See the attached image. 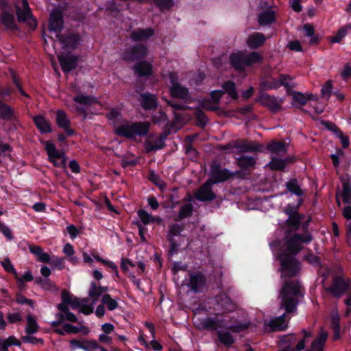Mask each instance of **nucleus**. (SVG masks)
Listing matches in <instances>:
<instances>
[{
	"instance_id": "b1692460",
	"label": "nucleus",
	"mask_w": 351,
	"mask_h": 351,
	"mask_svg": "<svg viewBox=\"0 0 351 351\" xmlns=\"http://www.w3.org/2000/svg\"><path fill=\"white\" fill-rule=\"evenodd\" d=\"M134 70L139 77L149 76L152 74V65L147 61H141L134 66Z\"/></svg>"
},
{
	"instance_id": "c85d7f7f",
	"label": "nucleus",
	"mask_w": 351,
	"mask_h": 351,
	"mask_svg": "<svg viewBox=\"0 0 351 351\" xmlns=\"http://www.w3.org/2000/svg\"><path fill=\"white\" fill-rule=\"evenodd\" d=\"M267 149L278 156H284L287 152V145L282 141H271L267 145Z\"/></svg>"
},
{
	"instance_id": "f3484780",
	"label": "nucleus",
	"mask_w": 351,
	"mask_h": 351,
	"mask_svg": "<svg viewBox=\"0 0 351 351\" xmlns=\"http://www.w3.org/2000/svg\"><path fill=\"white\" fill-rule=\"evenodd\" d=\"M64 25L62 13L61 11L55 10L50 14L49 29L51 31L60 32Z\"/></svg>"
},
{
	"instance_id": "8fccbe9b",
	"label": "nucleus",
	"mask_w": 351,
	"mask_h": 351,
	"mask_svg": "<svg viewBox=\"0 0 351 351\" xmlns=\"http://www.w3.org/2000/svg\"><path fill=\"white\" fill-rule=\"evenodd\" d=\"M83 350L86 351H108L100 346L96 341H85Z\"/></svg>"
},
{
	"instance_id": "bf43d9fd",
	"label": "nucleus",
	"mask_w": 351,
	"mask_h": 351,
	"mask_svg": "<svg viewBox=\"0 0 351 351\" xmlns=\"http://www.w3.org/2000/svg\"><path fill=\"white\" fill-rule=\"evenodd\" d=\"M155 4L161 10H168L173 5V0H154Z\"/></svg>"
},
{
	"instance_id": "de8ad7c7",
	"label": "nucleus",
	"mask_w": 351,
	"mask_h": 351,
	"mask_svg": "<svg viewBox=\"0 0 351 351\" xmlns=\"http://www.w3.org/2000/svg\"><path fill=\"white\" fill-rule=\"evenodd\" d=\"M287 188L291 193L300 197L302 195L303 192L298 184V182L295 179H293L288 182L286 184Z\"/></svg>"
},
{
	"instance_id": "338daca9",
	"label": "nucleus",
	"mask_w": 351,
	"mask_h": 351,
	"mask_svg": "<svg viewBox=\"0 0 351 351\" xmlns=\"http://www.w3.org/2000/svg\"><path fill=\"white\" fill-rule=\"evenodd\" d=\"M346 35V29H342L341 28L340 29H339L335 36L330 37V41L333 43H339L343 39V38L345 37Z\"/></svg>"
},
{
	"instance_id": "49530a36",
	"label": "nucleus",
	"mask_w": 351,
	"mask_h": 351,
	"mask_svg": "<svg viewBox=\"0 0 351 351\" xmlns=\"http://www.w3.org/2000/svg\"><path fill=\"white\" fill-rule=\"evenodd\" d=\"M74 101L82 105L90 106L97 102L95 97L88 95H79L73 98Z\"/></svg>"
},
{
	"instance_id": "4d7b16f0",
	"label": "nucleus",
	"mask_w": 351,
	"mask_h": 351,
	"mask_svg": "<svg viewBox=\"0 0 351 351\" xmlns=\"http://www.w3.org/2000/svg\"><path fill=\"white\" fill-rule=\"evenodd\" d=\"M332 89V84L331 80H328L326 82V84L323 86L321 93L322 97L324 98L328 99L330 96L331 92Z\"/></svg>"
},
{
	"instance_id": "09e8293b",
	"label": "nucleus",
	"mask_w": 351,
	"mask_h": 351,
	"mask_svg": "<svg viewBox=\"0 0 351 351\" xmlns=\"http://www.w3.org/2000/svg\"><path fill=\"white\" fill-rule=\"evenodd\" d=\"M291 81V77L287 75H280L278 80L274 82V84L269 86L271 88H277L280 86H284L285 87L289 86V82Z\"/></svg>"
},
{
	"instance_id": "37998d69",
	"label": "nucleus",
	"mask_w": 351,
	"mask_h": 351,
	"mask_svg": "<svg viewBox=\"0 0 351 351\" xmlns=\"http://www.w3.org/2000/svg\"><path fill=\"white\" fill-rule=\"evenodd\" d=\"M56 123L61 128H66L70 126V121L64 110H58L57 111Z\"/></svg>"
},
{
	"instance_id": "052dcab7",
	"label": "nucleus",
	"mask_w": 351,
	"mask_h": 351,
	"mask_svg": "<svg viewBox=\"0 0 351 351\" xmlns=\"http://www.w3.org/2000/svg\"><path fill=\"white\" fill-rule=\"evenodd\" d=\"M138 215L139 218L141 219V221L145 224L147 225L152 222V216L149 215L146 210H139L138 211Z\"/></svg>"
},
{
	"instance_id": "58836bf2",
	"label": "nucleus",
	"mask_w": 351,
	"mask_h": 351,
	"mask_svg": "<svg viewBox=\"0 0 351 351\" xmlns=\"http://www.w3.org/2000/svg\"><path fill=\"white\" fill-rule=\"evenodd\" d=\"M193 210V206L191 203H187L182 205L180 207L178 215L175 220L181 221L186 217H190L192 215Z\"/></svg>"
},
{
	"instance_id": "864d4df0",
	"label": "nucleus",
	"mask_w": 351,
	"mask_h": 351,
	"mask_svg": "<svg viewBox=\"0 0 351 351\" xmlns=\"http://www.w3.org/2000/svg\"><path fill=\"white\" fill-rule=\"evenodd\" d=\"M331 326L334 330V339L339 338L340 325H339V315H333L331 319Z\"/></svg>"
},
{
	"instance_id": "aec40b11",
	"label": "nucleus",
	"mask_w": 351,
	"mask_h": 351,
	"mask_svg": "<svg viewBox=\"0 0 351 351\" xmlns=\"http://www.w3.org/2000/svg\"><path fill=\"white\" fill-rule=\"evenodd\" d=\"M206 278L201 272L190 274V280L188 285L195 292L199 291L205 285Z\"/></svg>"
},
{
	"instance_id": "f704fd0d",
	"label": "nucleus",
	"mask_w": 351,
	"mask_h": 351,
	"mask_svg": "<svg viewBox=\"0 0 351 351\" xmlns=\"http://www.w3.org/2000/svg\"><path fill=\"white\" fill-rule=\"evenodd\" d=\"M34 121L36 127L42 133L51 132V126L49 121H47L42 116H36L34 117Z\"/></svg>"
},
{
	"instance_id": "3c124183",
	"label": "nucleus",
	"mask_w": 351,
	"mask_h": 351,
	"mask_svg": "<svg viewBox=\"0 0 351 351\" xmlns=\"http://www.w3.org/2000/svg\"><path fill=\"white\" fill-rule=\"evenodd\" d=\"M225 91L234 99H237L238 95L235 88V84L232 81H228L223 85Z\"/></svg>"
},
{
	"instance_id": "423d86ee",
	"label": "nucleus",
	"mask_w": 351,
	"mask_h": 351,
	"mask_svg": "<svg viewBox=\"0 0 351 351\" xmlns=\"http://www.w3.org/2000/svg\"><path fill=\"white\" fill-rule=\"evenodd\" d=\"M241 173L240 171L231 172L227 169L221 168L219 164H213L210 169V178L208 179L212 184H217L219 182H225L235 176H239Z\"/></svg>"
},
{
	"instance_id": "6ab92c4d",
	"label": "nucleus",
	"mask_w": 351,
	"mask_h": 351,
	"mask_svg": "<svg viewBox=\"0 0 351 351\" xmlns=\"http://www.w3.org/2000/svg\"><path fill=\"white\" fill-rule=\"evenodd\" d=\"M154 32L152 27L137 28L131 32L130 38L134 42L146 41L154 35Z\"/></svg>"
},
{
	"instance_id": "c756f323",
	"label": "nucleus",
	"mask_w": 351,
	"mask_h": 351,
	"mask_svg": "<svg viewBox=\"0 0 351 351\" xmlns=\"http://www.w3.org/2000/svg\"><path fill=\"white\" fill-rule=\"evenodd\" d=\"M170 93L173 97L182 99H187L189 95L188 89L180 84L171 86Z\"/></svg>"
},
{
	"instance_id": "ea45409f",
	"label": "nucleus",
	"mask_w": 351,
	"mask_h": 351,
	"mask_svg": "<svg viewBox=\"0 0 351 351\" xmlns=\"http://www.w3.org/2000/svg\"><path fill=\"white\" fill-rule=\"evenodd\" d=\"M276 18L275 13L271 10L263 12L258 16V21L260 25H265L274 21Z\"/></svg>"
},
{
	"instance_id": "9b49d317",
	"label": "nucleus",
	"mask_w": 351,
	"mask_h": 351,
	"mask_svg": "<svg viewBox=\"0 0 351 351\" xmlns=\"http://www.w3.org/2000/svg\"><path fill=\"white\" fill-rule=\"evenodd\" d=\"M289 319H287L286 313L270 319L265 322V330L268 332L276 331H284L288 328Z\"/></svg>"
},
{
	"instance_id": "774afa93",
	"label": "nucleus",
	"mask_w": 351,
	"mask_h": 351,
	"mask_svg": "<svg viewBox=\"0 0 351 351\" xmlns=\"http://www.w3.org/2000/svg\"><path fill=\"white\" fill-rule=\"evenodd\" d=\"M0 232H1L8 240H12L13 239V235L10 229L1 221Z\"/></svg>"
},
{
	"instance_id": "69168bd1",
	"label": "nucleus",
	"mask_w": 351,
	"mask_h": 351,
	"mask_svg": "<svg viewBox=\"0 0 351 351\" xmlns=\"http://www.w3.org/2000/svg\"><path fill=\"white\" fill-rule=\"evenodd\" d=\"M62 312L64 315V320L66 319L70 322H77V317L71 312H70L69 308H66V310H59Z\"/></svg>"
},
{
	"instance_id": "6e6d98bb",
	"label": "nucleus",
	"mask_w": 351,
	"mask_h": 351,
	"mask_svg": "<svg viewBox=\"0 0 351 351\" xmlns=\"http://www.w3.org/2000/svg\"><path fill=\"white\" fill-rule=\"evenodd\" d=\"M183 226L177 223H174L170 226L169 231L167 234V238L171 237L174 239L175 236H178L182 231Z\"/></svg>"
},
{
	"instance_id": "bb28decb",
	"label": "nucleus",
	"mask_w": 351,
	"mask_h": 351,
	"mask_svg": "<svg viewBox=\"0 0 351 351\" xmlns=\"http://www.w3.org/2000/svg\"><path fill=\"white\" fill-rule=\"evenodd\" d=\"M303 218L304 216L300 214L289 217L285 221V232L288 233L298 230Z\"/></svg>"
},
{
	"instance_id": "f8f14e48",
	"label": "nucleus",
	"mask_w": 351,
	"mask_h": 351,
	"mask_svg": "<svg viewBox=\"0 0 351 351\" xmlns=\"http://www.w3.org/2000/svg\"><path fill=\"white\" fill-rule=\"evenodd\" d=\"M148 54V49L144 45H136L124 52L123 59L125 61H134L145 58Z\"/></svg>"
},
{
	"instance_id": "5701e85b",
	"label": "nucleus",
	"mask_w": 351,
	"mask_h": 351,
	"mask_svg": "<svg viewBox=\"0 0 351 351\" xmlns=\"http://www.w3.org/2000/svg\"><path fill=\"white\" fill-rule=\"evenodd\" d=\"M167 136V134H162L154 141H146L145 149L147 152L156 151L158 149H162L165 145V140Z\"/></svg>"
},
{
	"instance_id": "13d9d810",
	"label": "nucleus",
	"mask_w": 351,
	"mask_h": 351,
	"mask_svg": "<svg viewBox=\"0 0 351 351\" xmlns=\"http://www.w3.org/2000/svg\"><path fill=\"white\" fill-rule=\"evenodd\" d=\"M249 326V324L245 323H237L234 325H230L226 326V328L233 332H239L247 329Z\"/></svg>"
},
{
	"instance_id": "20e7f679",
	"label": "nucleus",
	"mask_w": 351,
	"mask_h": 351,
	"mask_svg": "<svg viewBox=\"0 0 351 351\" xmlns=\"http://www.w3.org/2000/svg\"><path fill=\"white\" fill-rule=\"evenodd\" d=\"M17 19L19 22L26 23L32 29L37 26V21L33 17L27 0H19L16 2Z\"/></svg>"
},
{
	"instance_id": "0eeeda50",
	"label": "nucleus",
	"mask_w": 351,
	"mask_h": 351,
	"mask_svg": "<svg viewBox=\"0 0 351 351\" xmlns=\"http://www.w3.org/2000/svg\"><path fill=\"white\" fill-rule=\"evenodd\" d=\"M223 149H230L231 152H233V149H236L238 153L256 152H262L263 145L254 141L237 140L230 143L227 146H224Z\"/></svg>"
},
{
	"instance_id": "5fc2aeb1",
	"label": "nucleus",
	"mask_w": 351,
	"mask_h": 351,
	"mask_svg": "<svg viewBox=\"0 0 351 351\" xmlns=\"http://www.w3.org/2000/svg\"><path fill=\"white\" fill-rule=\"evenodd\" d=\"M167 121H168L167 116L162 111H159V112H156L152 117V121L156 124L165 123L167 125Z\"/></svg>"
},
{
	"instance_id": "7c9ffc66",
	"label": "nucleus",
	"mask_w": 351,
	"mask_h": 351,
	"mask_svg": "<svg viewBox=\"0 0 351 351\" xmlns=\"http://www.w3.org/2000/svg\"><path fill=\"white\" fill-rule=\"evenodd\" d=\"M0 117L7 121L14 119L16 117L14 109L1 101H0Z\"/></svg>"
},
{
	"instance_id": "2eb2a0df",
	"label": "nucleus",
	"mask_w": 351,
	"mask_h": 351,
	"mask_svg": "<svg viewBox=\"0 0 351 351\" xmlns=\"http://www.w3.org/2000/svg\"><path fill=\"white\" fill-rule=\"evenodd\" d=\"M341 181L342 182V191L340 193L337 192L336 194L337 205L339 206L341 205V202L339 199V196L341 197L343 203L351 204V184L350 179L341 177Z\"/></svg>"
},
{
	"instance_id": "c03bdc74",
	"label": "nucleus",
	"mask_w": 351,
	"mask_h": 351,
	"mask_svg": "<svg viewBox=\"0 0 351 351\" xmlns=\"http://www.w3.org/2000/svg\"><path fill=\"white\" fill-rule=\"evenodd\" d=\"M73 299V297L70 295L69 292L63 289L61 292V300L62 302L58 305V310H66V308H69L68 306Z\"/></svg>"
},
{
	"instance_id": "7ed1b4c3",
	"label": "nucleus",
	"mask_w": 351,
	"mask_h": 351,
	"mask_svg": "<svg viewBox=\"0 0 351 351\" xmlns=\"http://www.w3.org/2000/svg\"><path fill=\"white\" fill-rule=\"evenodd\" d=\"M149 122H136L131 125L119 126L115 132L117 135L128 138H134L136 136L146 135L149 131Z\"/></svg>"
},
{
	"instance_id": "603ef678",
	"label": "nucleus",
	"mask_w": 351,
	"mask_h": 351,
	"mask_svg": "<svg viewBox=\"0 0 351 351\" xmlns=\"http://www.w3.org/2000/svg\"><path fill=\"white\" fill-rule=\"evenodd\" d=\"M285 160L273 157L269 163V166L272 170H282L285 167Z\"/></svg>"
},
{
	"instance_id": "2f4dec72",
	"label": "nucleus",
	"mask_w": 351,
	"mask_h": 351,
	"mask_svg": "<svg viewBox=\"0 0 351 351\" xmlns=\"http://www.w3.org/2000/svg\"><path fill=\"white\" fill-rule=\"evenodd\" d=\"M64 330L69 334H76L78 332H81L84 335H86L89 332V329L82 324V323H79V326H75L70 324H64L63 325Z\"/></svg>"
},
{
	"instance_id": "e433bc0d",
	"label": "nucleus",
	"mask_w": 351,
	"mask_h": 351,
	"mask_svg": "<svg viewBox=\"0 0 351 351\" xmlns=\"http://www.w3.org/2000/svg\"><path fill=\"white\" fill-rule=\"evenodd\" d=\"M256 159L252 156H243L237 159V165L242 169L254 168Z\"/></svg>"
},
{
	"instance_id": "6e6552de",
	"label": "nucleus",
	"mask_w": 351,
	"mask_h": 351,
	"mask_svg": "<svg viewBox=\"0 0 351 351\" xmlns=\"http://www.w3.org/2000/svg\"><path fill=\"white\" fill-rule=\"evenodd\" d=\"M260 104L269 108L273 113L282 110L284 99L267 93H261L258 97Z\"/></svg>"
},
{
	"instance_id": "412c9836",
	"label": "nucleus",
	"mask_w": 351,
	"mask_h": 351,
	"mask_svg": "<svg viewBox=\"0 0 351 351\" xmlns=\"http://www.w3.org/2000/svg\"><path fill=\"white\" fill-rule=\"evenodd\" d=\"M245 59V52L241 51L232 53L230 57L231 64L239 71H243L245 69L246 66Z\"/></svg>"
},
{
	"instance_id": "4468645a",
	"label": "nucleus",
	"mask_w": 351,
	"mask_h": 351,
	"mask_svg": "<svg viewBox=\"0 0 351 351\" xmlns=\"http://www.w3.org/2000/svg\"><path fill=\"white\" fill-rule=\"evenodd\" d=\"M212 183L207 181L195 193V197L202 202L213 201L216 198V195L212 191Z\"/></svg>"
},
{
	"instance_id": "473e14b6",
	"label": "nucleus",
	"mask_w": 351,
	"mask_h": 351,
	"mask_svg": "<svg viewBox=\"0 0 351 351\" xmlns=\"http://www.w3.org/2000/svg\"><path fill=\"white\" fill-rule=\"evenodd\" d=\"M45 149L50 160L53 159H62L63 156H64V154L61 151L58 150L55 145L50 141L45 142Z\"/></svg>"
},
{
	"instance_id": "e2e57ef3",
	"label": "nucleus",
	"mask_w": 351,
	"mask_h": 351,
	"mask_svg": "<svg viewBox=\"0 0 351 351\" xmlns=\"http://www.w3.org/2000/svg\"><path fill=\"white\" fill-rule=\"evenodd\" d=\"M293 100L300 105H304L308 101V97L306 95L300 92H295L292 94Z\"/></svg>"
},
{
	"instance_id": "dca6fc26",
	"label": "nucleus",
	"mask_w": 351,
	"mask_h": 351,
	"mask_svg": "<svg viewBox=\"0 0 351 351\" xmlns=\"http://www.w3.org/2000/svg\"><path fill=\"white\" fill-rule=\"evenodd\" d=\"M57 38L64 45V47L71 49H75L80 41V35L72 32L65 34H58Z\"/></svg>"
},
{
	"instance_id": "4c0bfd02",
	"label": "nucleus",
	"mask_w": 351,
	"mask_h": 351,
	"mask_svg": "<svg viewBox=\"0 0 351 351\" xmlns=\"http://www.w3.org/2000/svg\"><path fill=\"white\" fill-rule=\"evenodd\" d=\"M1 21L2 24L7 28L12 30L16 29L14 18L12 14L6 11L3 12L1 15Z\"/></svg>"
},
{
	"instance_id": "c9c22d12",
	"label": "nucleus",
	"mask_w": 351,
	"mask_h": 351,
	"mask_svg": "<svg viewBox=\"0 0 351 351\" xmlns=\"http://www.w3.org/2000/svg\"><path fill=\"white\" fill-rule=\"evenodd\" d=\"M193 320L194 324L196 325L197 328H215V327H217L218 326V324H217V322L215 321H214L212 319L208 318V317L204 319V321L200 323L199 318L197 316L195 315L193 317Z\"/></svg>"
},
{
	"instance_id": "680f3d73",
	"label": "nucleus",
	"mask_w": 351,
	"mask_h": 351,
	"mask_svg": "<svg viewBox=\"0 0 351 351\" xmlns=\"http://www.w3.org/2000/svg\"><path fill=\"white\" fill-rule=\"evenodd\" d=\"M36 284L40 285L45 289H50L53 287V283L49 279H43L40 277L36 278L34 280Z\"/></svg>"
},
{
	"instance_id": "a18cd8bd",
	"label": "nucleus",
	"mask_w": 351,
	"mask_h": 351,
	"mask_svg": "<svg viewBox=\"0 0 351 351\" xmlns=\"http://www.w3.org/2000/svg\"><path fill=\"white\" fill-rule=\"evenodd\" d=\"M101 303L104 306L106 305L109 311H113L119 306L118 302L108 293L102 295Z\"/></svg>"
},
{
	"instance_id": "1a4fd4ad",
	"label": "nucleus",
	"mask_w": 351,
	"mask_h": 351,
	"mask_svg": "<svg viewBox=\"0 0 351 351\" xmlns=\"http://www.w3.org/2000/svg\"><path fill=\"white\" fill-rule=\"evenodd\" d=\"M350 287V285L348 280L341 276H336L333 278L330 287L326 288V290L334 297H340L347 293Z\"/></svg>"
},
{
	"instance_id": "4be33fe9",
	"label": "nucleus",
	"mask_w": 351,
	"mask_h": 351,
	"mask_svg": "<svg viewBox=\"0 0 351 351\" xmlns=\"http://www.w3.org/2000/svg\"><path fill=\"white\" fill-rule=\"evenodd\" d=\"M108 287H102L97 285L95 282L90 283V287L88 290V296L93 298V304L98 301L99 298L108 291Z\"/></svg>"
},
{
	"instance_id": "39448f33",
	"label": "nucleus",
	"mask_w": 351,
	"mask_h": 351,
	"mask_svg": "<svg viewBox=\"0 0 351 351\" xmlns=\"http://www.w3.org/2000/svg\"><path fill=\"white\" fill-rule=\"evenodd\" d=\"M311 240L312 237L308 233L304 234H294L292 236L287 237L286 249L291 256L295 255L302 249V243H308Z\"/></svg>"
},
{
	"instance_id": "0e129e2a",
	"label": "nucleus",
	"mask_w": 351,
	"mask_h": 351,
	"mask_svg": "<svg viewBox=\"0 0 351 351\" xmlns=\"http://www.w3.org/2000/svg\"><path fill=\"white\" fill-rule=\"evenodd\" d=\"M1 265L6 271L12 273L14 275V276H16V274H18L8 258H4L1 262Z\"/></svg>"
},
{
	"instance_id": "a878e982",
	"label": "nucleus",
	"mask_w": 351,
	"mask_h": 351,
	"mask_svg": "<svg viewBox=\"0 0 351 351\" xmlns=\"http://www.w3.org/2000/svg\"><path fill=\"white\" fill-rule=\"evenodd\" d=\"M29 250L31 253L36 256L37 260L43 263H49L51 261L50 255L45 252L43 248L38 245H29Z\"/></svg>"
},
{
	"instance_id": "ddd939ff",
	"label": "nucleus",
	"mask_w": 351,
	"mask_h": 351,
	"mask_svg": "<svg viewBox=\"0 0 351 351\" xmlns=\"http://www.w3.org/2000/svg\"><path fill=\"white\" fill-rule=\"evenodd\" d=\"M58 60L64 73L74 70L78 62V58L69 53H62L58 56Z\"/></svg>"
},
{
	"instance_id": "72a5a7b5",
	"label": "nucleus",
	"mask_w": 351,
	"mask_h": 351,
	"mask_svg": "<svg viewBox=\"0 0 351 351\" xmlns=\"http://www.w3.org/2000/svg\"><path fill=\"white\" fill-rule=\"evenodd\" d=\"M246 66H250L255 64H261L263 61V56L257 51L245 53Z\"/></svg>"
},
{
	"instance_id": "cd10ccee",
	"label": "nucleus",
	"mask_w": 351,
	"mask_h": 351,
	"mask_svg": "<svg viewBox=\"0 0 351 351\" xmlns=\"http://www.w3.org/2000/svg\"><path fill=\"white\" fill-rule=\"evenodd\" d=\"M140 102L145 110H153L157 107V99L154 95L150 93L143 94Z\"/></svg>"
},
{
	"instance_id": "f257e3e1",
	"label": "nucleus",
	"mask_w": 351,
	"mask_h": 351,
	"mask_svg": "<svg viewBox=\"0 0 351 351\" xmlns=\"http://www.w3.org/2000/svg\"><path fill=\"white\" fill-rule=\"evenodd\" d=\"M302 286L298 280H286L280 291V308L286 313H293L297 310L298 297L302 296Z\"/></svg>"
},
{
	"instance_id": "a19ab883",
	"label": "nucleus",
	"mask_w": 351,
	"mask_h": 351,
	"mask_svg": "<svg viewBox=\"0 0 351 351\" xmlns=\"http://www.w3.org/2000/svg\"><path fill=\"white\" fill-rule=\"evenodd\" d=\"M39 326L35 319V318L29 315L27 317V326L25 332L27 335H32L36 333L38 330Z\"/></svg>"
},
{
	"instance_id": "9d476101",
	"label": "nucleus",
	"mask_w": 351,
	"mask_h": 351,
	"mask_svg": "<svg viewBox=\"0 0 351 351\" xmlns=\"http://www.w3.org/2000/svg\"><path fill=\"white\" fill-rule=\"evenodd\" d=\"M301 337L295 334H289L284 335L281 337V342L284 344V347H290L294 350L295 345L300 341L304 340V348H305L306 341H308V338L311 337L313 333L311 330L303 329L301 331Z\"/></svg>"
},
{
	"instance_id": "79ce46f5",
	"label": "nucleus",
	"mask_w": 351,
	"mask_h": 351,
	"mask_svg": "<svg viewBox=\"0 0 351 351\" xmlns=\"http://www.w3.org/2000/svg\"><path fill=\"white\" fill-rule=\"evenodd\" d=\"M217 336L220 342L227 347H230L234 342L233 337L229 332L218 331Z\"/></svg>"
},
{
	"instance_id": "f03ea898",
	"label": "nucleus",
	"mask_w": 351,
	"mask_h": 351,
	"mask_svg": "<svg viewBox=\"0 0 351 351\" xmlns=\"http://www.w3.org/2000/svg\"><path fill=\"white\" fill-rule=\"evenodd\" d=\"M278 258L281 265L282 278H293L300 274L301 264L293 256L282 253L280 254Z\"/></svg>"
},
{
	"instance_id": "393cba45",
	"label": "nucleus",
	"mask_w": 351,
	"mask_h": 351,
	"mask_svg": "<svg viewBox=\"0 0 351 351\" xmlns=\"http://www.w3.org/2000/svg\"><path fill=\"white\" fill-rule=\"evenodd\" d=\"M218 303L225 312H232L237 308V304L225 293L219 295Z\"/></svg>"
},
{
	"instance_id": "a211bd4d",
	"label": "nucleus",
	"mask_w": 351,
	"mask_h": 351,
	"mask_svg": "<svg viewBox=\"0 0 351 351\" xmlns=\"http://www.w3.org/2000/svg\"><path fill=\"white\" fill-rule=\"evenodd\" d=\"M266 36L261 32H254L248 36L246 39V44L251 49H256L262 47L265 41Z\"/></svg>"
}]
</instances>
